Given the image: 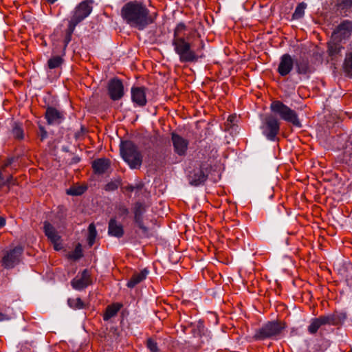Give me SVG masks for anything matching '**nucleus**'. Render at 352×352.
Here are the masks:
<instances>
[{
	"label": "nucleus",
	"instance_id": "nucleus-25",
	"mask_svg": "<svg viewBox=\"0 0 352 352\" xmlns=\"http://www.w3.org/2000/svg\"><path fill=\"white\" fill-rule=\"evenodd\" d=\"M330 346V342L325 339L323 336L320 338L315 340L313 346H311V351L313 352H324Z\"/></svg>",
	"mask_w": 352,
	"mask_h": 352
},
{
	"label": "nucleus",
	"instance_id": "nucleus-48",
	"mask_svg": "<svg viewBox=\"0 0 352 352\" xmlns=\"http://www.w3.org/2000/svg\"><path fill=\"white\" fill-rule=\"evenodd\" d=\"M47 2L50 4H53L54 2H56L57 0H46Z\"/></svg>",
	"mask_w": 352,
	"mask_h": 352
},
{
	"label": "nucleus",
	"instance_id": "nucleus-49",
	"mask_svg": "<svg viewBox=\"0 0 352 352\" xmlns=\"http://www.w3.org/2000/svg\"><path fill=\"white\" fill-rule=\"evenodd\" d=\"M2 0H0V1H1Z\"/></svg>",
	"mask_w": 352,
	"mask_h": 352
},
{
	"label": "nucleus",
	"instance_id": "nucleus-8",
	"mask_svg": "<svg viewBox=\"0 0 352 352\" xmlns=\"http://www.w3.org/2000/svg\"><path fill=\"white\" fill-rule=\"evenodd\" d=\"M285 328V324L280 322H268L256 331L254 338L255 340H265L275 337L280 335Z\"/></svg>",
	"mask_w": 352,
	"mask_h": 352
},
{
	"label": "nucleus",
	"instance_id": "nucleus-13",
	"mask_svg": "<svg viewBox=\"0 0 352 352\" xmlns=\"http://www.w3.org/2000/svg\"><path fill=\"white\" fill-rule=\"evenodd\" d=\"M108 91L113 100H120L124 96V86L118 78H113L108 83Z\"/></svg>",
	"mask_w": 352,
	"mask_h": 352
},
{
	"label": "nucleus",
	"instance_id": "nucleus-23",
	"mask_svg": "<svg viewBox=\"0 0 352 352\" xmlns=\"http://www.w3.org/2000/svg\"><path fill=\"white\" fill-rule=\"evenodd\" d=\"M109 166V160L105 158L97 159L92 162V168L97 174H103Z\"/></svg>",
	"mask_w": 352,
	"mask_h": 352
},
{
	"label": "nucleus",
	"instance_id": "nucleus-28",
	"mask_svg": "<svg viewBox=\"0 0 352 352\" xmlns=\"http://www.w3.org/2000/svg\"><path fill=\"white\" fill-rule=\"evenodd\" d=\"M307 8V4L304 2L300 3L296 8L294 12L292 14L293 19H301L305 14V10Z\"/></svg>",
	"mask_w": 352,
	"mask_h": 352
},
{
	"label": "nucleus",
	"instance_id": "nucleus-18",
	"mask_svg": "<svg viewBox=\"0 0 352 352\" xmlns=\"http://www.w3.org/2000/svg\"><path fill=\"white\" fill-rule=\"evenodd\" d=\"M146 90L144 87H136L131 89L132 101L140 107H144L146 104Z\"/></svg>",
	"mask_w": 352,
	"mask_h": 352
},
{
	"label": "nucleus",
	"instance_id": "nucleus-19",
	"mask_svg": "<svg viewBox=\"0 0 352 352\" xmlns=\"http://www.w3.org/2000/svg\"><path fill=\"white\" fill-rule=\"evenodd\" d=\"M75 289L80 290L91 284V276L87 270H84L80 278H75L71 282Z\"/></svg>",
	"mask_w": 352,
	"mask_h": 352
},
{
	"label": "nucleus",
	"instance_id": "nucleus-1",
	"mask_svg": "<svg viewBox=\"0 0 352 352\" xmlns=\"http://www.w3.org/2000/svg\"><path fill=\"white\" fill-rule=\"evenodd\" d=\"M121 16L131 28L143 30L155 23L157 14H151L145 4L140 1H129L121 9Z\"/></svg>",
	"mask_w": 352,
	"mask_h": 352
},
{
	"label": "nucleus",
	"instance_id": "nucleus-31",
	"mask_svg": "<svg viewBox=\"0 0 352 352\" xmlns=\"http://www.w3.org/2000/svg\"><path fill=\"white\" fill-rule=\"evenodd\" d=\"M67 302L69 307L74 309H82L85 306L83 302L80 298H69Z\"/></svg>",
	"mask_w": 352,
	"mask_h": 352
},
{
	"label": "nucleus",
	"instance_id": "nucleus-41",
	"mask_svg": "<svg viewBox=\"0 0 352 352\" xmlns=\"http://www.w3.org/2000/svg\"><path fill=\"white\" fill-rule=\"evenodd\" d=\"M38 137L41 141L45 140L47 138V132L45 129L44 126H39Z\"/></svg>",
	"mask_w": 352,
	"mask_h": 352
},
{
	"label": "nucleus",
	"instance_id": "nucleus-34",
	"mask_svg": "<svg viewBox=\"0 0 352 352\" xmlns=\"http://www.w3.org/2000/svg\"><path fill=\"white\" fill-rule=\"evenodd\" d=\"M186 25L180 23H179L175 29L174 30V37L173 38H184L183 35H182V33L186 30Z\"/></svg>",
	"mask_w": 352,
	"mask_h": 352
},
{
	"label": "nucleus",
	"instance_id": "nucleus-20",
	"mask_svg": "<svg viewBox=\"0 0 352 352\" xmlns=\"http://www.w3.org/2000/svg\"><path fill=\"white\" fill-rule=\"evenodd\" d=\"M327 53L331 58V60L340 56L342 51L344 49V46L342 45V41L338 39L334 40L332 36H331V39L327 43Z\"/></svg>",
	"mask_w": 352,
	"mask_h": 352
},
{
	"label": "nucleus",
	"instance_id": "nucleus-11",
	"mask_svg": "<svg viewBox=\"0 0 352 352\" xmlns=\"http://www.w3.org/2000/svg\"><path fill=\"white\" fill-rule=\"evenodd\" d=\"M352 34V21L344 20L332 32L334 40L343 41L348 39Z\"/></svg>",
	"mask_w": 352,
	"mask_h": 352
},
{
	"label": "nucleus",
	"instance_id": "nucleus-24",
	"mask_svg": "<svg viewBox=\"0 0 352 352\" xmlns=\"http://www.w3.org/2000/svg\"><path fill=\"white\" fill-rule=\"evenodd\" d=\"M148 274V271L146 269H144L139 272H135L133 274L130 280L127 283V287L129 288H133L138 284L144 280Z\"/></svg>",
	"mask_w": 352,
	"mask_h": 352
},
{
	"label": "nucleus",
	"instance_id": "nucleus-2",
	"mask_svg": "<svg viewBox=\"0 0 352 352\" xmlns=\"http://www.w3.org/2000/svg\"><path fill=\"white\" fill-rule=\"evenodd\" d=\"M92 3L93 1L91 0H85L80 2L74 10L72 15L68 23V27L65 31L62 56L65 54L66 47L72 40V36L76 26L91 14L93 8Z\"/></svg>",
	"mask_w": 352,
	"mask_h": 352
},
{
	"label": "nucleus",
	"instance_id": "nucleus-47",
	"mask_svg": "<svg viewBox=\"0 0 352 352\" xmlns=\"http://www.w3.org/2000/svg\"><path fill=\"white\" fill-rule=\"evenodd\" d=\"M6 224V219L3 217H0V228L3 227Z\"/></svg>",
	"mask_w": 352,
	"mask_h": 352
},
{
	"label": "nucleus",
	"instance_id": "nucleus-16",
	"mask_svg": "<svg viewBox=\"0 0 352 352\" xmlns=\"http://www.w3.org/2000/svg\"><path fill=\"white\" fill-rule=\"evenodd\" d=\"M171 140L175 152L180 156L184 155L188 149V141L175 133H172Z\"/></svg>",
	"mask_w": 352,
	"mask_h": 352
},
{
	"label": "nucleus",
	"instance_id": "nucleus-43",
	"mask_svg": "<svg viewBox=\"0 0 352 352\" xmlns=\"http://www.w3.org/2000/svg\"><path fill=\"white\" fill-rule=\"evenodd\" d=\"M14 161L15 157H14L7 158L2 165V169L5 170L8 166H10Z\"/></svg>",
	"mask_w": 352,
	"mask_h": 352
},
{
	"label": "nucleus",
	"instance_id": "nucleus-29",
	"mask_svg": "<svg viewBox=\"0 0 352 352\" xmlns=\"http://www.w3.org/2000/svg\"><path fill=\"white\" fill-rule=\"evenodd\" d=\"M88 232H89V235H88V238H87L88 243L90 246H91L94 243L96 236H97V231H96V226L94 223H91V224H89V226L88 227Z\"/></svg>",
	"mask_w": 352,
	"mask_h": 352
},
{
	"label": "nucleus",
	"instance_id": "nucleus-35",
	"mask_svg": "<svg viewBox=\"0 0 352 352\" xmlns=\"http://www.w3.org/2000/svg\"><path fill=\"white\" fill-rule=\"evenodd\" d=\"M143 187H144V184L142 183H138V184H135V186L129 184V185L124 186V190L129 192L135 191L137 193L138 191L142 190Z\"/></svg>",
	"mask_w": 352,
	"mask_h": 352
},
{
	"label": "nucleus",
	"instance_id": "nucleus-17",
	"mask_svg": "<svg viewBox=\"0 0 352 352\" xmlns=\"http://www.w3.org/2000/svg\"><path fill=\"white\" fill-rule=\"evenodd\" d=\"M45 117L48 124H60L63 121L64 119V113L55 107H47Z\"/></svg>",
	"mask_w": 352,
	"mask_h": 352
},
{
	"label": "nucleus",
	"instance_id": "nucleus-42",
	"mask_svg": "<svg viewBox=\"0 0 352 352\" xmlns=\"http://www.w3.org/2000/svg\"><path fill=\"white\" fill-rule=\"evenodd\" d=\"M118 210L120 216H126L129 213V209L123 205L119 206Z\"/></svg>",
	"mask_w": 352,
	"mask_h": 352
},
{
	"label": "nucleus",
	"instance_id": "nucleus-27",
	"mask_svg": "<svg viewBox=\"0 0 352 352\" xmlns=\"http://www.w3.org/2000/svg\"><path fill=\"white\" fill-rule=\"evenodd\" d=\"M342 68L348 76H352V51L346 54Z\"/></svg>",
	"mask_w": 352,
	"mask_h": 352
},
{
	"label": "nucleus",
	"instance_id": "nucleus-38",
	"mask_svg": "<svg viewBox=\"0 0 352 352\" xmlns=\"http://www.w3.org/2000/svg\"><path fill=\"white\" fill-rule=\"evenodd\" d=\"M236 119V116L235 115H231L228 117L226 122L225 123L226 130H230V129L232 128L235 126V120Z\"/></svg>",
	"mask_w": 352,
	"mask_h": 352
},
{
	"label": "nucleus",
	"instance_id": "nucleus-22",
	"mask_svg": "<svg viewBox=\"0 0 352 352\" xmlns=\"http://www.w3.org/2000/svg\"><path fill=\"white\" fill-rule=\"evenodd\" d=\"M108 234L111 236L121 238L124 234V228L115 219H111L108 224Z\"/></svg>",
	"mask_w": 352,
	"mask_h": 352
},
{
	"label": "nucleus",
	"instance_id": "nucleus-26",
	"mask_svg": "<svg viewBox=\"0 0 352 352\" xmlns=\"http://www.w3.org/2000/svg\"><path fill=\"white\" fill-rule=\"evenodd\" d=\"M122 305L118 302L113 303L108 305L103 314V320L104 321L109 320L110 318L117 315L118 312L122 308Z\"/></svg>",
	"mask_w": 352,
	"mask_h": 352
},
{
	"label": "nucleus",
	"instance_id": "nucleus-14",
	"mask_svg": "<svg viewBox=\"0 0 352 352\" xmlns=\"http://www.w3.org/2000/svg\"><path fill=\"white\" fill-rule=\"evenodd\" d=\"M43 230L45 235L53 243L54 249L58 250L61 249V244L59 243L60 236L58 234L56 228L48 221L43 223Z\"/></svg>",
	"mask_w": 352,
	"mask_h": 352
},
{
	"label": "nucleus",
	"instance_id": "nucleus-46",
	"mask_svg": "<svg viewBox=\"0 0 352 352\" xmlns=\"http://www.w3.org/2000/svg\"><path fill=\"white\" fill-rule=\"evenodd\" d=\"M10 316L6 314L0 312V321H5L10 320Z\"/></svg>",
	"mask_w": 352,
	"mask_h": 352
},
{
	"label": "nucleus",
	"instance_id": "nucleus-4",
	"mask_svg": "<svg viewBox=\"0 0 352 352\" xmlns=\"http://www.w3.org/2000/svg\"><path fill=\"white\" fill-rule=\"evenodd\" d=\"M172 44L182 63H192L198 60L199 56L191 49L190 43L184 38H173Z\"/></svg>",
	"mask_w": 352,
	"mask_h": 352
},
{
	"label": "nucleus",
	"instance_id": "nucleus-44",
	"mask_svg": "<svg viewBox=\"0 0 352 352\" xmlns=\"http://www.w3.org/2000/svg\"><path fill=\"white\" fill-rule=\"evenodd\" d=\"M13 179V177L12 175H10L6 181L5 182H3L2 183L0 184V189L3 188L5 186H8V184L12 182ZM10 190V188L9 186H8V188L6 190V192H8V191Z\"/></svg>",
	"mask_w": 352,
	"mask_h": 352
},
{
	"label": "nucleus",
	"instance_id": "nucleus-9",
	"mask_svg": "<svg viewBox=\"0 0 352 352\" xmlns=\"http://www.w3.org/2000/svg\"><path fill=\"white\" fill-rule=\"evenodd\" d=\"M263 133L270 140H274L280 131V122L274 116H266Z\"/></svg>",
	"mask_w": 352,
	"mask_h": 352
},
{
	"label": "nucleus",
	"instance_id": "nucleus-30",
	"mask_svg": "<svg viewBox=\"0 0 352 352\" xmlns=\"http://www.w3.org/2000/svg\"><path fill=\"white\" fill-rule=\"evenodd\" d=\"M63 63V59L60 56H55L50 58L47 65L50 69H55L60 67Z\"/></svg>",
	"mask_w": 352,
	"mask_h": 352
},
{
	"label": "nucleus",
	"instance_id": "nucleus-15",
	"mask_svg": "<svg viewBox=\"0 0 352 352\" xmlns=\"http://www.w3.org/2000/svg\"><path fill=\"white\" fill-rule=\"evenodd\" d=\"M294 60L289 54H283L280 59L277 72L281 76L288 75L292 70Z\"/></svg>",
	"mask_w": 352,
	"mask_h": 352
},
{
	"label": "nucleus",
	"instance_id": "nucleus-6",
	"mask_svg": "<svg viewBox=\"0 0 352 352\" xmlns=\"http://www.w3.org/2000/svg\"><path fill=\"white\" fill-rule=\"evenodd\" d=\"M341 322L340 318L338 314H331L320 316L317 318H313L310 320L309 324L307 327V331L311 335H315L318 330H322L325 325H338Z\"/></svg>",
	"mask_w": 352,
	"mask_h": 352
},
{
	"label": "nucleus",
	"instance_id": "nucleus-36",
	"mask_svg": "<svg viewBox=\"0 0 352 352\" xmlns=\"http://www.w3.org/2000/svg\"><path fill=\"white\" fill-rule=\"evenodd\" d=\"M146 346L151 352H158L159 351L157 343L151 338H149L147 339Z\"/></svg>",
	"mask_w": 352,
	"mask_h": 352
},
{
	"label": "nucleus",
	"instance_id": "nucleus-5",
	"mask_svg": "<svg viewBox=\"0 0 352 352\" xmlns=\"http://www.w3.org/2000/svg\"><path fill=\"white\" fill-rule=\"evenodd\" d=\"M271 111L278 115L280 119L300 127L301 123L296 112L279 100L273 101L270 105Z\"/></svg>",
	"mask_w": 352,
	"mask_h": 352
},
{
	"label": "nucleus",
	"instance_id": "nucleus-45",
	"mask_svg": "<svg viewBox=\"0 0 352 352\" xmlns=\"http://www.w3.org/2000/svg\"><path fill=\"white\" fill-rule=\"evenodd\" d=\"M346 280L348 285L352 287V267L348 271Z\"/></svg>",
	"mask_w": 352,
	"mask_h": 352
},
{
	"label": "nucleus",
	"instance_id": "nucleus-32",
	"mask_svg": "<svg viewBox=\"0 0 352 352\" xmlns=\"http://www.w3.org/2000/svg\"><path fill=\"white\" fill-rule=\"evenodd\" d=\"M83 256L82 247L80 244H78L74 250L69 254V258L73 260H78Z\"/></svg>",
	"mask_w": 352,
	"mask_h": 352
},
{
	"label": "nucleus",
	"instance_id": "nucleus-7",
	"mask_svg": "<svg viewBox=\"0 0 352 352\" xmlns=\"http://www.w3.org/2000/svg\"><path fill=\"white\" fill-rule=\"evenodd\" d=\"M23 250L21 247H15L10 250H3L0 252V263L7 270L12 269L21 261Z\"/></svg>",
	"mask_w": 352,
	"mask_h": 352
},
{
	"label": "nucleus",
	"instance_id": "nucleus-39",
	"mask_svg": "<svg viewBox=\"0 0 352 352\" xmlns=\"http://www.w3.org/2000/svg\"><path fill=\"white\" fill-rule=\"evenodd\" d=\"M338 6L340 10H348L352 7V0H342Z\"/></svg>",
	"mask_w": 352,
	"mask_h": 352
},
{
	"label": "nucleus",
	"instance_id": "nucleus-33",
	"mask_svg": "<svg viewBox=\"0 0 352 352\" xmlns=\"http://www.w3.org/2000/svg\"><path fill=\"white\" fill-rule=\"evenodd\" d=\"M86 188L82 186L72 187L67 190V193L71 195H80L85 192Z\"/></svg>",
	"mask_w": 352,
	"mask_h": 352
},
{
	"label": "nucleus",
	"instance_id": "nucleus-12",
	"mask_svg": "<svg viewBox=\"0 0 352 352\" xmlns=\"http://www.w3.org/2000/svg\"><path fill=\"white\" fill-rule=\"evenodd\" d=\"M209 173L208 165L202 164L199 168L194 170L188 175L190 185L199 186L206 181Z\"/></svg>",
	"mask_w": 352,
	"mask_h": 352
},
{
	"label": "nucleus",
	"instance_id": "nucleus-40",
	"mask_svg": "<svg viewBox=\"0 0 352 352\" xmlns=\"http://www.w3.org/2000/svg\"><path fill=\"white\" fill-rule=\"evenodd\" d=\"M118 188V182H111L107 184L104 186V190L106 191H113Z\"/></svg>",
	"mask_w": 352,
	"mask_h": 352
},
{
	"label": "nucleus",
	"instance_id": "nucleus-10",
	"mask_svg": "<svg viewBox=\"0 0 352 352\" xmlns=\"http://www.w3.org/2000/svg\"><path fill=\"white\" fill-rule=\"evenodd\" d=\"M146 211L145 206L141 202H136L134 205V221L138 227L142 230V236L148 237L150 236L148 228L144 226L143 222V214Z\"/></svg>",
	"mask_w": 352,
	"mask_h": 352
},
{
	"label": "nucleus",
	"instance_id": "nucleus-3",
	"mask_svg": "<svg viewBox=\"0 0 352 352\" xmlns=\"http://www.w3.org/2000/svg\"><path fill=\"white\" fill-rule=\"evenodd\" d=\"M120 153L124 161L131 168H138L142 162V156L138 146L131 141H122L120 144Z\"/></svg>",
	"mask_w": 352,
	"mask_h": 352
},
{
	"label": "nucleus",
	"instance_id": "nucleus-37",
	"mask_svg": "<svg viewBox=\"0 0 352 352\" xmlns=\"http://www.w3.org/2000/svg\"><path fill=\"white\" fill-rule=\"evenodd\" d=\"M12 134L16 139L21 140L23 138V131L19 126H15L12 129Z\"/></svg>",
	"mask_w": 352,
	"mask_h": 352
},
{
	"label": "nucleus",
	"instance_id": "nucleus-21",
	"mask_svg": "<svg viewBox=\"0 0 352 352\" xmlns=\"http://www.w3.org/2000/svg\"><path fill=\"white\" fill-rule=\"evenodd\" d=\"M296 72L301 75H307L311 72V66L307 58L300 57L294 60Z\"/></svg>",
	"mask_w": 352,
	"mask_h": 352
}]
</instances>
